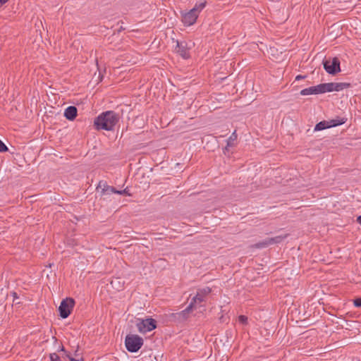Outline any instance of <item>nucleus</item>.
<instances>
[{"instance_id":"f257e3e1","label":"nucleus","mask_w":361,"mask_h":361,"mask_svg":"<svg viewBox=\"0 0 361 361\" xmlns=\"http://www.w3.org/2000/svg\"><path fill=\"white\" fill-rule=\"evenodd\" d=\"M118 121V114L114 111H108L97 116L94 124L97 130H111Z\"/></svg>"},{"instance_id":"f03ea898","label":"nucleus","mask_w":361,"mask_h":361,"mask_svg":"<svg viewBox=\"0 0 361 361\" xmlns=\"http://www.w3.org/2000/svg\"><path fill=\"white\" fill-rule=\"evenodd\" d=\"M206 1L197 3L195 6L188 12H182V22L185 25L190 26L195 23L199 14L206 6Z\"/></svg>"},{"instance_id":"7ed1b4c3","label":"nucleus","mask_w":361,"mask_h":361,"mask_svg":"<svg viewBox=\"0 0 361 361\" xmlns=\"http://www.w3.org/2000/svg\"><path fill=\"white\" fill-rule=\"evenodd\" d=\"M127 350L131 353L137 352L143 345V339L137 335H128L125 339Z\"/></svg>"},{"instance_id":"20e7f679","label":"nucleus","mask_w":361,"mask_h":361,"mask_svg":"<svg viewBox=\"0 0 361 361\" xmlns=\"http://www.w3.org/2000/svg\"><path fill=\"white\" fill-rule=\"evenodd\" d=\"M74 305L75 301L71 298H66L63 300L59 307L60 316L63 319L67 318L70 315Z\"/></svg>"},{"instance_id":"39448f33","label":"nucleus","mask_w":361,"mask_h":361,"mask_svg":"<svg viewBox=\"0 0 361 361\" xmlns=\"http://www.w3.org/2000/svg\"><path fill=\"white\" fill-rule=\"evenodd\" d=\"M137 328L140 333L145 334L156 329V321L152 318L145 319H138L136 324Z\"/></svg>"},{"instance_id":"423d86ee","label":"nucleus","mask_w":361,"mask_h":361,"mask_svg":"<svg viewBox=\"0 0 361 361\" xmlns=\"http://www.w3.org/2000/svg\"><path fill=\"white\" fill-rule=\"evenodd\" d=\"M323 63L324 69L329 74H335L340 71V61L337 58L325 60Z\"/></svg>"},{"instance_id":"0eeeda50","label":"nucleus","mask_w":361,"mask_h":361,"mask_svg":"<svg viewBox=\"0 0 361 361\" xmlns=\"http://www.w3.org/2000/svg\"><path fill=\"white\" fill-rule=\"evenodd\" d=\"M344 123H345L344 119H341V120L332 119L329 122L324 121H321V122L318 123L315 126L314 130V131L322 130H324V129L330 128V127H335V126L341 125Z\"/></svg>"},{"instance_id":"6e6552de","label":"nucleus","mask_w":361,"mask_h":361,"mask_svg":"<svg viewBox=\"0 0 361 361\" xmlns=\"http://www.w3.org/2000/svg\"><path fill=\"white\" fill-rule=\"evenodd\" d=\"M283 237L281 236H276L274 238H267L262 242H259L254 245L256 248H263L268 247L270 245L274 244V243H279L282 241Z\"/></svg>"},{"instance_id":"1a4fd4ad","label":"nucleus","mask_w":361,"mask_h":361,"mask_svg":"<svg viewBox=\"0 0 361 361\" xmlns=\"http://www.w3.org/2000/svg\"><path fill=\"white\" fill-rule=\"evenodd\" d=\"M176 51L180 54L183 59H188L190 57L188 45L184 42H177Z\"/></svg>"},{"instance_id":"9d476101","label":"nucleus","mask_w":361,"mask_h":361,"mask_svg":"<svg viewBox=\"0 0 361 361\" xmlns=\"http://www.w3.org/2000/svg\"><path fill=\"white\" fill-rule=\"evenodd\" d=\"M192 310H194L192 308V304H190L185 310L180 312L175 313L173 314V316L174 317L175 319H176L179 321H183L188 318V314Z\"/></svg>"},{"instance_id":"9b49d317","label":"nucleus","mask_w":361,"mask_h":361,"mask_svg":"<svg viewBox=\"0 0 361 361\" xmlns=\"http://www.w3.org/2000/svg\"><path fill=\"white\" fill-rule=\"evenodd\" d=\"M77 116V109L73 106H70L65 109L64 116L70 121H73Z\"/></svg>"},{"instance_id":"f8f14e48","label":"nucleus","mask_w":361,"mask_h":361,"mask_svg":"<svg viewBox=\"0 0 361 361\" xmlns=\"http://www.w3.org/2000/svg\"><path fill=\"white\" fill-rule=\"evenodd\" d=\"M319 88V85L317 86H312L308 88L302 90L300 93L302 96L321 94Z\"/></svg>"},{"instance_id":"ddd939ff","label":"nucleus","mask_w":361,"mask_h":361,"mask_svg":"<svg viewBox=\"0 0 361 361\" xmlns=\"http://www.w3.org/2000/svg\"><path fill=\"white\" fill-rule=\"evenodd\" d=\"M102 186H103V188H102V194L103 195H109L111 193L118 194V190H116L114 187L107 185H106L105 183L99 182V187L102 188Z\"/></svg>"},{"instance_id":"4468645a","label":"nucleus","mask_w":361,"mask_h":361,"mask_svg":"<svg viewBox=\"0 0 361 361\" xmlns=\"http://www.w3.org/2000/svg\"><path fill=\"white\" fill-rule=\"evenodd\" d=\"M335 83L329 82V83H322L319 84V91L322 93L329 92L335 91Z\"/></svg>"},{"instance_id":"2eb2a0df","label":"nucleus","mask_w":361,"mask_h":361,"mask_svg":"<svg viewBox=\"0 0 361 361\" xmlns=\"http://www.w3.org/2000/svg\"><path fill=\"white\" fill-rule=\"evenodd\" d=\"M335 83L329 82V83H322L319 84V91L322 93L329 92L335 91Z\"/></svg>"},{"instance_id":"dca6fc26","label":"nucleus","mask_w":361,"mask_h":361,"mask_svg":"<svg viewBox=\"0 0 361 361\" xmlns=\"http://www.w3.org/2000/svg\"><path fill=\"white\" fill-rule=\"evenodd\" d=\"M205 298H203L200 294L197 293L196 295L193 297L190 304H192V308L194 310L197 308V305L204 302Z\"/></svg>"},{"instance_id":"f3484780","label":"nucleus","mask_w":361,"mask_h":361,"mask_svg":"<svg viewBox=\"0 0 361 361\" xmlns=\"http://www.w3.org/2000/svg\"><path fill=\"white\" fill-rule=\"evenodd\" d=\"M197 293L205 298V297L211 293V288L209 287H205L204 288L200 289Z\"/></svg>"},{"instance_id":"a211bd4d","label":"nucleus","mask_w":361,"mask_h":361,"mask_svg":"<svg viewBox=\"0 0 361 361\" xmlns=\"http://www.w3.org/2000/svg\"><path fill=\"white\" fill-rule=\"evenodd\" d=\"M349 86V84L347 83H343V82H337L335 83V91L338 92L342 90H343L345 87H347Z\"/></svg>"},{"instance_id":"6ab92c4d","label":"nucleus","mask_w":361,"mask_h":361,"mask_svg":"<svg viewBox=\"0 0 361 361\" xmlns=\"http://www.w3.org/2000/svg\"><path fill=\"white\" fill-rule=\"evenodd\" d=\"M237 138V135L235 134V132H233V134L230 136L228 142H227V146L225 147V149H227L228 147H230L232 145V142L235 141Z\"/></svg>"},{"instance_id":"aec40b11","label":"nucleus","mask_w":361,"mask_h":361,"mask_svg":"<svg viewBox=\"0 0 361 361\" xmlns=\"http://www.w3.org/2000/svg\"><path fill=\"white\" fill-rule=\"evenodd\" d=\"M50 361H61L59 356L56 353H51Z\"/></svg>"},{"instance_id":"412c9836","label":"nucleus","mask_w":361,"mask_h":361,"mask_svg":"<svg viewBox=\"0 0 361 361\" xmlns=\"http://www.w3.org/2000/svg\"><path fill=\"white\" fill-rule=\"evenodd\" d=\"M239 322L243 324H246L247 322V317L244 315H240L238 317Z\"/></svg>"},{"instance_id":"4be33fe9","label":"nucleus","mask_w":361,"mask_h":361,"mask_svg":"<svg viewBox=\"0 0 361 361\" xmlns=\"http://www.w3.org/2000/svg\"><path fill=\"white\" fill-rule=\"evenodd\" d=\"M6 151H8V147L1 140H0V152H4Z\"/></svg>"},{"instance_id":"5701e85b","label":"nucleus","mask_w":361,"mask_h":361,"mask_svg":"<svg viewBox=\"0 0 361 361\" xmlns=\"http://www.w3.org/2000/svg\"><path fill=\"white\" fill-rule=\"evenodd\" d=\"M353 302H354L355 306L361 307V298H356L355 300H354Z\"/></svg>"},{"instance_id":"b1692460","label":"nucleus","mask_w":361,"mask_h":361,"mask_svg":"<svg viewBox=\"0 0 361 361\" xmlns=\"http://www.w3.org/2000/svg\"><path fill=\"white\" fill-rule=\"evenodd\" d=\"M118 194H119V195H128V196L130 195V193H128L127 189H124L123 190H118Z\"/></svg>"},{"instance_id":"393cba45","label":"nucleus","mask_w":361,"mask_h":361,"mask_svg":"<svg viewBox=\"0 0 361 361\" xmlns=\"http://www.w3.org/2000/svg\"><path fill=\"white\" fill-rule=\"evenodd\" d=\"M274 51H275V49H274V47H271V48H270V49H269V52L270 53V54H271L272 56H274Z\"/></svg>"},{"instance_id":"a878e982","label":"nucleus","mask_w":361,"mask_h":361,"mask_svg":"<svg viewBox=\"0 0 361 361\" xmlns=\"http://www.w3.org/2000/svg\"><path fill=\"white\" fill-rule=\"evenodd\" d=\"M305 78V76H304V75H298L296 76L295 80H301V79H304Z\"/></svg>"},{"instance_id":"bb28decb","label":"nucleus","mask_w":361,"mask_h":361,"mask_svg":"<svg viewBox=\"0 0 361 361\" xmlns=\"http://www.w3.org/2000/svg\"><path fill=\"white\" fill-rule=\"evenodd\" d=\"M8 0H0V8L6 4Z\"/></svg>"},{"instance_id":"cd10ccee","label":"nucleus","mask_w":361,"mask_h":361,"mask_svg":"<svg viewBox=\"0 0 361 361\" xmlns=\"http://www.w3.org/2000/svg\"><path fill=\"white\" fill-rule=\"evenodd\" d=\"M12 295H13V296L14 300H15L16 299H17V298H18V296H17V293H16L13 292V293H12Z\"/></svg>"},{"instance_id":"c85d7f7f","label":"nucleus","mask_w":361,"mask_h":361,"mask_svg":"<svg viewBox=\"0 0 361 361\" xmlns=\"http://www.w3.org/2000/svg\"><path fill=\"white\" fill-rule=\"evenodd\" d=\"M357 221L360 224H361V215H360V216H359L357 218Z\"/></svg>"},{"instance_id":"c756f323","label":"nucleus","mask_w":361,"mask_h":361,"mask_svg":"<svg viewBox=\"0 0 361 361\" xmlns=\"http://www.w3.org/2000/svg\"><path fill=\"white\" fill-rule=\"evenodd\" d=\"M70 360H71V361H78L77 360H75V359H74V358H73V357H70Z\"/></svg>"},{"instance_id":"7c9ffc66","label":"nucleus","mask_w":361,"mask_h":361,"mask_svg":"<svg viewBox=\"0 0 361 361\" xmlns=\"http://www.w3.org/2000/svg\"><path fill=\"white\" fill-rule=\"evenodd\" d=\"M61 350L63 351L64 350V348L61 347Z\"/></svg>"}]
</instances>
